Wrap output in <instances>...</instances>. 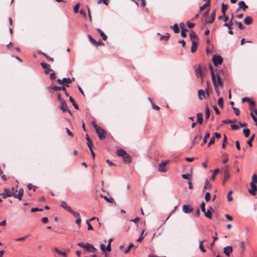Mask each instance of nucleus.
<instances>
[{
    "label": "nucleus",
    "mask_w": 257,
    "mask_h": 257,
    "mask_svg": "<svg viewBox=\"0 0 257 257\" xmlns=\"http://www.w3.org/2000/svg\"><path fill=\"white\" fill-rule=\"evenodd\" d=\"M125 163H130L132 162L131 157L127 153L122 157Z\"/></svg>",
    "instance_id": "nucleus-20"
},
{
    "label": "nucleus",
    "mask_w": 257,
    "mask_h": 257,
    "mask_svg": "<svg viewBox=\"0 0 257 257\" xmlns=\"http://www.w3.org/2000/svg\"><path fill=\"white\" fill-rule=\"evenodd\" d=\"M251 182H253V183H257V176L255 174H253L252 176V181Z\"/></svg>",
    "instance_id": "nucleus-47"
},
{
    "label": "nucleus",
    "mask_w": 257,
    "mask_h": 257,
    "mask_svg": "<svg viewBox=\"0 0 257 257\" xmlns=\"http://www.w3.org/2000/svg\"><path fill=\"white\" fill-rule=\"evenodd\" d=\"M214 143H215V138H214V137H213L210 139V141L209 142V143L208 144V146H210L211 145L214 144Z\"/></svg>",
    "instance_id": "nucleus-58"
},
{
    "label": "nucleus",
    "mask_w": 257,
    "mask_h": 257,
    "mask_svg": "<svg viewBox=\"0 0 257 257\" xmlns=\"http://www.w3.org/2000/svg\"><path fill=\"white\" fill-rule=\"evenodd\" d=\"M227 137L226 136L224 135V139H223V143H222V147L223 149H225V144L227 143Z\"/></svg>",
    "instance_id": "nucleus-43"
},
{
    "label": "nucleus",
    "mask_w": 257,
    "mask_h": 257,
    "mask_svg": "<svg viewBox=\"0 0 257 257\" xmlns=\"http://www.w3.org/2000/svg\"><path fill=\"white\" fill-rule=\"evenodd\" d=\"M225 217L229 221H232L233 220L232 217L228 214H225Z\"/></svg>",
    "instance_id": "nucleus-63"
},
{
    "label": "nucleus",
    "mask_w": 257,
    "mask_h": 257,
    "mask_svg": "<svg viewBox=\"0 0 257 257\" xmlns=\"http://www.w3.org/2000/svg\"><path fill=\"white\" fill-rule=\"evenodd\" d=\"M196 77L199 78H200L201 83H203V77H204V73L201 68L199 66L195 65L194 67Z\"/></svg>",
    "instance_id": "nucleus-3"
},
{
    "label": "nucleus",
    "mask_w": 257,
    "mask_h": 257,
    "mask_svg": "<svg viewBox=\"0 0 257 257\" xmlns=\"http://www.w3.org/2000/svg\"><path fill=\"white\" fill-rule=\"evenodd\" d=\"M244 22L246 25H250L252 22V19L250 17H246L244 19Z\"/></svg>",
    "instance_id": "nucleus-24"
},
{
    "label": "nucleus",
    "mask_w": 257,
    "mask_h": 257,
    "mask_svg": "<svg viewBox=\"0 0 257 257\" xmlns=\"http://www.w3.org/2000/svg\"><path fill=\"white\" fill-rule=\"evenodd\" d=\"M197 48V43L196 41H193L192 44L191 51L192 53H194L196 51Z\"/></svg>",
    "instance_id": "nucleus-22"
},
{
    "label": "nucleus",
    "mask_w": 257,
    "mask_h": 257,
    "mask_svg": "<svg viewBox=\"0 0 257 257\" xmlns=\"http://www.w3.org/2000/svg\"><path fill=\"white\" fill-rule=\"evenodd\" d=\"M243 133L245 137H248L250 134V130L249 128H245L243 130Z\"/></svg>",
    "instance_id": "nucleus-34"
},
{
    "label": "nucleus",
    "mask_w": 257,
    "mask_h": 257,
    "mask_svg": "<svg viewBox=\"0 0 257 257\" xmlns=\"http://www.w3.org/2000/svg\"><path fill=\"white\" fill-rule=\"evenodd\" d=\"M255 137V135L253 134L252 135V136L251 137V138L249 139V140L247 141V144L249 146V147H252V142L253 141V139H254V138Z\"/></svg>",
    "instance_id": "nucleus-36"
},
{
    "label": "nucleus",
    "mask_w": 257,
    "mask_h": 257,
    "mask_svg": "<svg viewBox=\"0 0 257 257\" xmlns=\"http://www.w3.org/2000/svg\"><path fill=\"white\" fill-rule=\"evenodd\" d=\"M233 193V192L232 190H230L227 195V201L230 202L233 200V198L232 197V194Z\"/></svg>",
    "instance_id": "nucleus-30"
},
{
    "label": "nucleus",
    "mask_w": 257,
    "mask_h": 257,
    "mask_svg": "<svg viewBox=\"0 0 257 257\" xmlns=\"http://www.w3.org/2000/svg\"><path fill=\"white\" fill-rule=\"evenodd\" d=\"M88 38H89V39L90 41L92 44H93L94 45V44H96V41H95V40L92 38V37L91 35H89L88 36Z\"/></svg>",
    "instance_id": "nucleus-48"
},
{
    "label": "nucleus",
    "mask_w": 257,
    "mask_h": 257,
    "mask_svg": "<svg viewBox=\"0 0 257 257\" xmlns=\"http://www.w3.org/2000/svg\"><path fill=\"white\" fill-rule=\"evenodd\" d=\"M77 244L79 247L83 248L85 251L88 252H94L96 250V249L94 246L89 243L83 244L82 242H78Z\"/></svg>",
    "instance_id": "nucleus-1"
},
{
    "label": "nucleus",
    "mask_w": 257,
    "mask_h": 257,
    "mask_svg": "<svg viewBox=\"0 0 257 257\" xmlns=\"http://www.w3.org/2000/svg\"><path fill=\"white\" fill-rule=\"evenodd\" d=\"M208 186L209 187V188H211V185L209 184V183L208 182V181L206 180L205 182V185L203 187V191H204L205 190H206L207 189Z\"/></svg>",
    "instance_id": "nucleus-53"
},
{
    "label": "nucleus",
    "mask_w": 257,
    "mask_h": 257,
    "mask_svg": "<svg viewBox=\"0 0 257 257\" xmlns=\"http://www.w3.org/2000/svg\"><path fill=\"white\" fill-rule=\"evenodd\" d=\"M56 77V74L54 72L51 73L50 75V78L51 79H54Z\"/></svg>",
    "instance_id": "nucleus-62"
},
{
    "label": "nucleus",
    "mask_w": 257,
    "mask_h": 257,
    "mask_svg": "<svg viewBox=\"0 0 257 257\" xmlns=\"http://www.w3.org/2000/svg\"><path fill=\"white\" fill-rule=\"evenodd\" d=\"M211 73L212 80V82H213L214 87L216 88V87H218L219 86H221L222 85V82L219 76L217 75V78H216L215 76V74L212 69H211Z\"/></svg>",
    "instance_id": "nucleus-2"
},
{
    "label": "nucleus",
    "mask_w": 257,
    "mask_h": 257,
    "mask_svg": "<svg viewBox=\"0 0 257 257\" xmlns=\"http://www.w3.org/2000/svg\"><path fill=\"white\" fill-rule=\"evenodd\" d=\"M52 89L55 91H60L61 90L66 91V88L65 87L54 86L52 87Z\"/></svg>",
    "instance_id": "nucleus-28"
},
{
    "label": "nucleus",
    "mask_w": 257,
    "mask_h": 257,
    "mask_svg": "<svg viewBox=\"0 0 257 257\" xmlns=\"http://www.w3.org/2000/svg\"><path fill=\"white\" fill-rule=\"evenodd\" d=\"M182 210L185 213L189 214L192 212L193 208L190 205H184L183 206Z\"/></svg>",
    "instance_id": "nucleus-11"
},
{
    "label": "nucleus",
    "mask_w": 257,
    "mask_h": 257,
    "mask_svg": "<svg viewBox=\"0 0 257 257\" xmlns=\"http://www.w3.org/2000/svg\"><path fill=\"white\" fill-rule=\"evenodd\" d=\"M170 36L169 35V34H167L166 35H164V36H163L161 37V40H167L169 38Z\"/></svg>",
    "instance_id": "nucleus-61"
},
{
    "label": "nucleus",
    "mask_w": 257,
    "mask_h": 257,
    "mask_svg": "<svg viewBox=\"0 0 257 257\" xmlns=\"http://www.w3.org/2000/svg\"><path fill=\"white\" fill-rule=\"evenodd\" d=\"M61 206L70 213L73 211L70 206H69L65 201L62 202Z\"/></svg>",
    "instance_id": "nucleus-17"
},
{
    "label": "nucleus",
    "mask_w": 257,
    "mask_h": 257,
    "mask_svg": "<svg viewBox=\"0 0 257 257\" xmlns=\"http://www.w3.org/2000/svg\"><path fill=\"white\" fill-rule=\"evenodd\" d=\"M210 197H211V195H210V193L207 192L205 196V199L206 201H207V202L209 201L210 199Z\"/></svg>",
    "instance_id": "nucleus-46"
},
{
    "label": "nucleus",
    "mask_w": 257,
    "mask_h": 257,
    "mask_svg": "<svg viewBox=\"0 0 257 257\" xmlns=\"http://www.w3.org/2000/svg\"><path fill=\"white\" fill-rule=\"evenodd\" d=\"M223 122L224 123H232L233 121L231 119H227L223 121Z\"/></svg>",
    "instance_id": "nucleus-64"
},
{
    "label": "nucleus",
    "mask_w": 257,
    "mask_h": 257,
    "mask_svg": "<svg viewBox=\"0 0 257 257\" xmlns=\"http://www.w3.org/2000/svg\"><path fill=\"white\" fill-rule=\"evenodd\" d=\"M79 8V4H77L75 5L73 9L74 13L76 14L78 12Z\"/></svg>",
    "instance_id": "nucleus-42"
},
{
    "label": "nucleus",
    "mask_w": 257,
    "mask_h": 257,
    "mask_svg": "<svg viewBox=\"0 0 257 257\" xmlns=\"http://www.w3.org/2000/svg\"><path fill=\"white\" fill-rule=\"evenodd\" d=\"M230 178V174L229 173L228 167L226 166L225 167V169L224 172V179L222 181L223 185H224L226 181L229 179Z\"/></svg>",
    "instance_id": "nucleus-9"
},
{
    "label": "nucleus",
    "mask_w": 257,
    "mask_h": 257,
    "mask_svg": "<svg viewBox=\"0 0 257 257\" xmlns=\"http://www.w3.org/2000/svg\"><path fill=\"white\" fill-rule=\"evenodd\" d=\"M16 191H17L15 190L14 188H12L11 190L6 189H5L2 195H3L5 198L11 196H13L14 197V195H15V192Z\"/></svg>",
    "instance_id": "nucleus-4"
},
{
    "label": "nucleus",
    "mask_w": 257,
    "mask_h": 257,
    "mask_svg": "<svg viewBox=\"0 0 257 257\" xmlns=\"http://www.w3.org/2000/svg\"><path fill=\"white\" fill-rule=\"evenodd\" d=\"M251 189L249 190V192L252 195H255L256 191L257 190V187L253 182H250V183Z\"/></svg>",
    "instance_id": "nucleus-13"
},
{
    "label": "nucleus",
    "mask_w": 257,
    "mask_h": 257,
    "mask_svg": "<svg viewBox=\"0 0 257 257\" xmlns=\"http://www.w3.org/2000/svg\"><path fill=\"white\" fill-rule=\"evenodd\" d=\"M209 137H210L209 133V132L206 133L204 136V140H203V143L204 144L206 143L207 140L209 138Z\"/></svg>",
    "instance_id": "nucleus-44"
},
{
    "label": "nucleus",
    "mask_w": 257,
    "mask_h": 257,
    "mask_svg": "<svg viewBox=\"0 0 257 257\" xmlns=\"http://www.w3.org/2000/svg\"><path fill=\"white\" fill-rule=\"evenodd\" d=\"M71 213L75 217V223L78 225L79 227H80L81 222V219L79 213L73 210L71 212Z\"/></svg>",
    "instance_id": "nucleus-7"
},
{
    "label": "nucleus",
    "mask_w": 257,
    "mask_h": 257,
    "mask_svg": "<svg viewBox=\"0 0 257 257\" xmlns=\"http://www.w3.org/2000/svg\"><path fill=\"white\" fill-rule=\"evenodd\" d=\"M133 247H134V244H133V243H131L129 244L128 248L124 251V253L126 254V253H128L130 252L131 248H132Z\"/></svg>",
    "instance_id": "nucleus-40"
},
{
    "label": "nucleus",
    "mask_w": 257,
    "mask_h": 257,
    "mask_svg": "<svg viewBox=\"0 0 257 257\" xmlns=\"http://www.w3.org/2000/svg\"><path fill=\"white\" fill-rule=\"evenodd\" d=\"M232 109L233 110L234 113L236 115H238L239 114L240 111H239V109L237 108H236V107H232Z\"/></svg>",
    "instance_id": "nucleus-51"
},
{
    "label": "nucleus",
    "mask_w": 257,
    "mask_h": 257,
    "mask_svg": "<svg viewBox=\"0 0 257 257\" xmlns=\"http://www.w3.org/2000/svg\"><path fill=\"white\" fill-rule=\"evenodd\" d=\"M204 214L207 218H208L209 219L211 218L212 214L211 212L209 211V210L208 209L207 211H205Z\"/></svg>",
    "instance_id": "nucleus-37"
},
{
    "label": "nucleus",
    "mask_w": 257,
    "mask_h": 257,
    "mask_svg": "<svg viewBox=\"0 0 257 257\" xmlns=\"http://www.w3.org/2000/svg\"><path fill=\"white\" fill-rule=\"evenodd\" d=\"M210 117V111L208 107L205 109V118L208 119Z\"/></svg>",
    "instance_id": "nucleus-41"
},
{
    "label": "nucleus",
    "mask_w": 257,
    "mask_h": 257,
    "mask_svg": "<svg viewBox=\"0 0 257 257\" xmlns=\"http://www.w3.org/2000/svg\"><path fill=\"white\" fill-rule=\"evenodd\" d=\"M232 251V247L231 246H227L223 248V253L229 256L230 253Z\"/></svg>",
    "instance_id": "nucleus-15"
},
{
    "label": "nucleus",
    "mask_w": 257,
    "mask_h": 257,
    "mask_svg": "<svg viewBox=\"0 0 257 257\" xmlns=\"http://www.w3.org/2000/svg\"><path fill=\"white\" fill-rule=\"evenodd\" d=\"M211 18L210 20H207L206 21L207 23H209V24H211L212 23L214 20H215V11L214 10H213L212 13H211Z\"/></svg>",
    "instance_id": "nucleus-21"
},
{
    "label": "nucleus",
    "mask_w": 257,
    "mask_h": 257,
    "mask_svg": "<svg viewBox=\"0 0 257 257\" xmlns=\"http://www.w3.org/2000/svg\"><path fill=\"white\" fill-rule=\"evenodd\" d=\"M223 156L224 157L222 160V163L225 164L228 161V158L227 157V154H224Z\"/></svg>",
    "instance_id": "nucleus-55"
},
{
    "label": "nucleus",
    "mask_w": 257,
    "mask_h": 257,
    "mask_svg": "<svg viewBox=\"0 0 257 257\" xmlns=\"http://www.w3.org/2000/svg\"><path fill=\"white\" fill-rule=\"evenodd\" d=\"M210 4H209L208 2H206L205 4H204L203 6L200 7V13L205 9L206 7H208L209 6Z\"/></svg>",
    "instance_id": "nucleus-32"
},
{
    "label": "nucleus",
    "mask_w": 257,
    "mask_h": 257,
    "mask_svg": "<svg viewBox=\"0 0 257 257\" xmlns=\"http://www.w3.org/2000/svg\"><path fill=\"white\" fill-rule=\"evenodd\" d=\"M236 24L238 25L239 29L243 30L244 28V27L242 25L241 22H236Z\"/></svg>",
    "instance_id": "nucleus-52"
},
{
    "label": "nucleus",
    "mask_w": 257,
    "mask_h": 257,
    "mask_svg": "<svg viewBox=\"0 0 257 257\" xmlns=\"http://www.w3.org/2000/svg\"><path fill=\"white\" fill-rule=\"evenodd\" d=\"M23 194L24 190L23 189L21 188L19 190V193L17 195L15 193V195H14V197L18 198L19 200H21Z\"/></svg>",
    "instance_id": "nucleus-19"
},
{
    "label": "nucleus",
    "mask_w": 257,
    "mask_h": 257,
    "mask_svg": "<svg viewBox=\"0 0 257 257\" xmlns=\"http://www.w3.org/2000/svg\"><path fill=\"white\" fill-rule=\"evenodd\" d=\"M187 25L188 27L189 28H190V29L193 28L194 27V26H195V24H194V23H190V22H188L187 23Z\"/></svg>",
    "instance_id": "nucleus-60"
},
{
    "label": "nucleus",
    "mask_w": 257,
    "mask_h": 257,
    "mask_svg": "<svg viewBox=\"0 0 257 257\" xmlns=\"http://www.w3.org/2000/svg\"><path fill=\"white\" fill-rule=\"evenodd\" d=\"M54 250L57 252L59 254L61 255L64 256H66V253L65 252H62L59 249H58L57 248H55L54 249Z\"/></svg>",
    "instance_id": "nucleus-35"
},
{
    "label": "nucleus",
    "mask_w": 257,
    "mask_h": 257,
    "mask_svg": "<svg viewBox=\"0 0 257 257\" xmlns=\"http://www.w3.org/2000/svg\"><path fill=\"white\" fill-rule=\"evenodd\" d=\"M100 140H102L106 137V133L105 131L101 128L100 126L98 127L96 130H95Z\"/></svg>",
    "instance_id": "nucleus-5"
},
{
    "label": "nucleus",
    "mask_w": 257,
    "mask_h": 257,
    "mask_svg": "<svg viewBox=\"0 0 257 257\" xmlns=\"http://www.w3.org/2000/svg\"><path fill=\"white\" fill-rule=\"evenodd\" d=\"M104 199L108 202L112 203L114 201L112 198H108L106 196L104 197Z\"/></svg>",
    "instance_id": "nucleus-49"
},
{
    "label": "nucleus",
    "mask_w": 257,
    "mask_h": 257,
    "mask_svg": "<svg viewBox=\"0 0 257 257\" xmlns=\"http://www.w3.org/2000/svg\"><path fill=\"white\" fill-rule=\"evenodd\" d=\"M190 38L192 41V42L195 41V40L198 39L197 36L195 32H192L189 35Z\"/></svg>",
    "instance_id": "nucleus-26"
},
{
    "label": "nucleus",
    "mask_w": 257,
    "mask_h": 257,
    "mask_svg": "<svg viewBox=\"0 0 257 257\" xmlns=\"http://www.w3.org/2000/svg\"><path fill=\"white\" fill-rule=\"evenodd\" d=\"M212 61L214 65L217 66L222 63L223 59L220 55H214L212 57Z\"/></svg>",
    "instance_id": "nucleus-6"
},
{
    "label": "nucleus",
    "mask_w": 257,
    "mask_h": 257,
    "mask_svg": "<svg viewBox=\"0 0 257 257\" xmlns=\"http://www.w3.org/2000/svg\"><path fill=\"white\" fill-rule=\"evenodd\" d=\"M57 81L60 84H63L65 83L69 84L71 83L72 82V80L69 78H64L62 79H58Z\"/></svg>",
    "instance_id": "nucleus-16"
},
{
    "label": "nucleus",
    "mask_w": 257,
    "mask_h": 257,
    "mask_svg": "<svg viewBox=\"0 0 257 257\" xmlns=\"http://www.w3.org/2000/svg\"><path fill=\"white\" fill-rule=\"evenodd\" d=\"M197 118V122L201 124L202 123L203 114L202 113H198L196 115Z\"/></svg>",
    "instance_id": "nucleus-27"
},
{
    "label": "nucleus",
    "mask_w": 257,
    "mask_h": 257,
    "mask_svg": "<svg viewBox=\"0 0 257 257\" xmlns=\"http://www.w3.org/2000/svg\"><path fill=\"white\" fill-rule=\"evenodd\" d=\"M66 131L68 136L70 137L73 136V134L69 130L68 127H66Z\"/></svg>",
    "instance_id": "nucleus-59"
},
{
    "label": "nucleus",
    "mask_w": 257,
    "mask_h": 257,
    "mask_svg": "<svg viewBox=\"0 0 257 257\" xmlns=\"http://www.w3.org/2000/svg\"><path fill=\"white\" fill-rule=\"evenodd\" d=\"M200 208L202 212H205V204L204 202H202L200 205Z\"/></svg>",
    "instance_id": "nucleus-57"
},
{
    "label": "nucleus",
    "mask_w": 257,
    "mask_h": 257,
    "mask_svg": "<svg viewBox=\"0 0 257 257\" xmlns=\"http://www.w3.org/2000/svg\"><path fill=\"white\" fill-rule=\"evenodd\" d=\"M60 109L62 110L63 112L68 111L71 113V111L68 109L67 105L64 100H62L61 101Z\"/></svg>",
    "instance_id": "nucleus-14"
},
{
    "label": "nucleus",
    "mask_w": 257,
    "mask_h": 257,
    "mask_svg": "<svg viewBox=\"0 0 257 257\" xmlns=\"http://www.w3.org/2000/svg\"><path fill=\"white\" fill-rule=\"evenodd\" d=\"M28 235L26 236H24V237H20V238H18L15 239V241H23L25 239H26L28 237Z\"/></svg>",
    "instance_id": "nucleus-54"
},
{
    "label": "nucleus",
    "mask_w": 257,
    "mask_h": 257,
    "mask_svg": "<svg viewBox=\"0 0 257 257\" xmlns=\"http://www.w3.org/2000/svg\"><path fill=\"white\" fill-rule=\"evenodd\" d=\"M198 98L200 100L206 99L209 96V94H206L205 90L199 89L198 91Z\"/></svg>",
    "instance_id": "nucleus-8"
},
{
    "label": "nucleus",
    "mask_w": 257,
    "mask_h": 257,
    "mask_svg": "<svg viewBox=\"0 0 257 257\" xmlns=\"http://www.w3.org/2000/svg\"><path fill=\"white\" fill-rule=\"evenodd\" d=\"M238 5L239 6V8L237 10V11H239V9H242L243 11H245L246 9L248 8V6L245 5L244 1H240L238 3Z\"/></svg>",
    "instance_id": "nucleus-18"
},
{
    "label": "nucleus",
    "mask_w": 257,
    "mask_h": 257,
    "mask_svg": "<svg viewBox=\"0 0 257 257\" xmlns=\"http://www.w3.org/2000/svg\"><path fill=\"white\" fill-rule=\"evenodd\" d=\"M187 31V30L186 29H182L181 30V36L183 38H185L187 36L186 32Z\"/></svg>",
    "instance_id": "nucleus-45"
},
{
    "label": "nucleus",
    "mask_w": 257,
    "mask_h": 257,
    "mask_svg": "<svg viewBox=\"0 0 257 257\" xmlns=\"http://www.w3.org/2000/svg\"><path fill=\"white\" fill-rule=\"evenodd\" d=\"M227 9V6L226 5H224V4H222V7H221V12L223 14V15H225V11Z\"/></svg>",
    "instance_id": "nucleus-38"
},
{
    "label": "nucleus",
    "mask_w": 257,
    "mask_h": 257,
    "mask_svg": "<svg viewBox=\"0 0 257 257\" xmlns=\"http://www.w3.org/2000/svg\"><path fill=\"white\" fill-rule=\"evenodd\" d=\"M41 65L45 70V73L48 74L50 71L52 70L50 68V65L46 63V62H42L41 63Z\"/></svg>",
    "instance_id": "nucleus-10"
},
{
    "label": "nucleus",
    "mask_w": 257,
    "mask_h": 257,
    "mask_svg": "<svg viewBox=\"0 0 257 257\" xmlns=\"http://www.w3.org/2000/svg\"><path fill=\"white\" fill-rule=\"evenodd\" d=\"M218 104L219 106H220L221 107H223V99L222 97L219 98L218 99Z\"/></svg>",
    "instance_id": "nucleus-39"
},
{
    "label": "nucleus",
    "mask_w": 257,
    "mask_h": 257,
    "mask_svg": "<svg viewBox=\"0 0 257 257\" xmlns=\"http://www.w3.org/2000/svg\"><path fill=\"white\" fill-rule=\"evenodd\" d=\"M231 128L233 130H237L240 128V126L237 124H231Z\"/></svg>",
    "instance_id": "nucleus-50"
},
{
    "label": "nucleus",
    "mask_w": 257,
    "mask_h": 257,
    "mask_svg": "<svg viewBox=\"0 0 257 257\" xmlns=\"http://www.w3.org/2000/svg\"><path fill=\"white\" fill-rule=\"evenodd\" d=\"M248 101L249 102V103H250V106H254V102L252 101H250V99L249 98H247V97H243L242 98V102L243 103L245 101Z\"/></svg>",
    "instance_id": "nucleus-31"
},
{
    "label": "nucleus",
    "mask_w": 257,
    "mask_h": 257,
    "mask_svg": "<svg viewBox=\"0 0 257 257\" xmlns=\"http://www.w3.org/2000/svg\"><path fill=\"white\" fill-rule=\"evenodd\" d=\"M102 2L106 6L108 4V0H98L97 4H100Z\"/></svg>",
    "instance_id": "nucleus-56"
},
{
    "label": "nucleus",
    "mask_w": 257,
    "mask_h": 257,
    "mask_svg": "<svg viewBox=\"0 0 257 257\" xmlns=\"http://www.w3.org/2000/svg\"><path fill=\"white\" fill-rule=\"evenodd\" d=\"M168 161L163 162L159 165V170L161 172H166L167 171L165 167L166 165L168 164Z\"/></svg>",
    "instance_id": "nucleus-12"
},
{
    "label": "nucleus",
    "mask_w": 257,
    "mask_h": 257,
    "mask_svg": "<svg viewBox=\"0 0 257 257\" xmlns=\"http://www.w3.org/2000/svg\"><path fill=\"white\" fill-rule=\"evenodd\" d=\"M97 32L99 34L100 36L102 37L103 40H106L107 39L106 35L99 29H96Z\"/></svg>",
    "instance_id": "nucleus-23"
},
{
    "label": "nucleus",
    "mask_w": 257,
    "mask_h": 257,
    "mask_svg": "<svg viewBox=\"0 0 257 257\" xmlns=\"http://www.w3.org/2000/svg\"><path fill=\"white\" fill-rule=\"evenodd\" d=\"M171 28L173 30L175 33H179V29L178 24H175L173 26H171Z\"/></svg>",
    "instance_id": "nucleus-29"
},
{
    "label": "nucleus",
    "mask_w": 257,
    "mask_h": 257,
    "mask_svg": "<svg viewBox=\"0 0 257 257\" xmlns=\"http://www.w3.org/2000/svg\"><path fill=\"white\" fill-rule=\"evenodd\" d=\"M204 241L202 240L199 241V248L201 251L203 252H206V249L204 248V247L203 246V243Z\"/></svg>",
    "instance_id": "nucleus-33"
},
{
    "label": "nucleus",
    "mask_w": 257,
    "mask_h": 257,
    "mask_svg": "<svg viewBox=\"0 0 257 257\" xmlns=\"http://www.w3.org/2000/svg\"><path fill=\"white\" fill-rule=\"evenodd\" d=\"M125 154H126V152L122 149H119L116 152L117 155L122 157H123Z\"/></svg>",
    "instance_id": "nucleus-25"
}]
</instances>
